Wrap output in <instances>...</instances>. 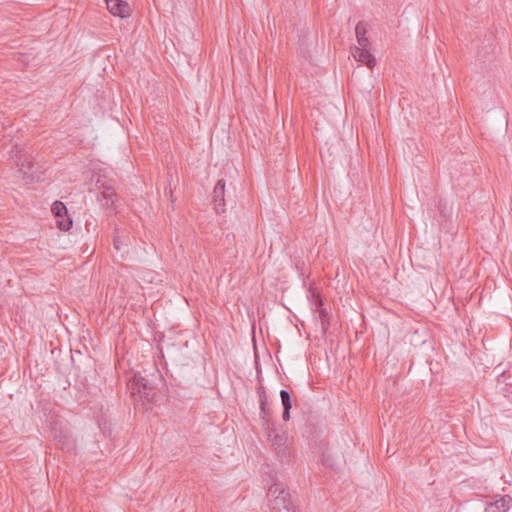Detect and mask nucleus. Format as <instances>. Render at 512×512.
<instances>
[{
	"instance_id": "obj_14",
	"label": "nucleus",
	"mask_w": 512,
	"mask_h": 512,
	"mask_svg": "<svg viewBox=\"0 0 512 512\" xmlns=\"http://www.w3.org/2000/svg\"><path fill=\"white\" fill-rule=\"evenodd\" d=\"M51 210L55 218H61L63 215L67 214V208L61 201H55Z\"/></svg>"
},
{
	"instance_id": "obj_13",
	"label": "nucleus",
	"mask_w": 512,
	"mask_h": 512,
	"mask_svg": "<svg viewBox=\"0 0 512 512\" xmlns=\"http://www.w3.org/2000/svg\"><path fill=\"white\" fill-rule=\"evenodd\" d=\"M258 396L260 402V410L261 413L264 415L263 418H265L266 416L269 415V410L267 408V395L263 387H259Z\"/></svg>"
},
{
	"instance_id": "obj_7",
	"label": "nucleus",
	"mask_w": 512,
	"mask_h": 512,
	"mask_svg": "<svg viewBox=\"0 0 512 512\" xmlns=\"http://www.w3.org/2000/svg\"><path fill=\"white\" fill-rule=\"evenodd\" d=\"M96 186L98 189H101L100 193V201H103V205L106 207H110L114 201L116 193L111 185H108L104 180H102L100 177L96 181Z\"/></svg>"
},
{
	"instance_id": "obj_16",
	"label": "nucleus",
	"mask_w": 512,
	"mask_h": 512,
	"mask_svg": "<svg viewBox=\"0 0 512 512\" xmlns=\"http://www.w3.org/2000/svg\"><path fill=\"white\" fill-rule=\"evenodd\" d=\"M59 441L62 442L63 444H66L65 440L60 439Z\"/></svg>"
},
{
	"instance_id": "obj_2",
	"label": "nucleus",
	"mask_w": 512,
	"mask_h": 512,
	"mask_svg": "<svg viewBox=\"0 0 512 512\" xmlns=\"http://www.w3.org/2000/svg\"><path fill=\"white\" fill-rule=\"evenodd\" d=\"M367 24L359 22L354 27V34L356 36L358 46H354V60L365 64L369 69H372L376 64V58L370 52V42L366 37Z\"/></svg>"
},
{
	"instance_id": "obj_3",
	"label": "nucleus",
	"mask_w": 512,
	"mask_h": 512,
	"mask_svg": "<svg viewBox=\"0 0 512 512\" xmlns=\"http://www.w3.org/2000/svg\"><path fill=\"white\" fill-rule=\"evenodd\" d=\"M10 157L18 167V172L23 179L34 181L39 178L31 171L33 167L31 156L25 149L15 145L10 152Z\"/></svg>"
},
{
	"instance_id": "obj_10",
	"label": "nucleus",
	"mask_w": 512,
	"mask_h": 512,
	"mask_svg": "<svg viewBox=\"0 0 512 512\" xmlns=\"http://www.w3.org/2000/svg\"><path fill=\"white\" fill-rule=\"evenodd\" d=\"M280 397L283 405L282 418L284 421H288L290 419V409L292 407L290 393L287 390L283 389L280 391Z\"/></svg>"
},
{
	"instance_id": "obj_4",
	"label": "nucleus",
	"mask_w": 512,
	"mask_h": 512,
	"mask_svg": "<svg viewBox=\"0 0 512 512\" xmlns=\"http://www.w3.org/2000/svg\"><path fill=\"white\" fill-rule=\"evenodd\" d=\"M132 394L138 393L148 403L156 402L157 391L152 383L140 374H135L131 383Z\"/></svg>"
},
{
	"instance_id": "obj_12",
	"label": "nucleus",
	"mask_w": 512,
	"mask_h": 512,
	"mask_svg": "<svg viewBox=\"0 0 512 512\" xmlns=\"http://www.w3.org/2000/svg\"><path fill=\"white\" fill-rule=\"evenodd\" d=\"M269 438L272 442V445L278 450L282 449V447L285 445L286 436L284 434H279L273 430L269 433Z\"/></svg>"
},
{
	"instance_id": "obj_15",
	"label": "nucleus",
	"mask_w": 512,
	"mask_h": 512,
	"mask_svg": "<svg viewBox=\"0 0 512 512\" xmlns=\"http://www.w3.org/2000/svg\"><path fill=\"white\" fill-rule=\"evenodd\" d=\"M57 227L63 231H67L72 226V219L68 215H63L61 218H56Z\"/></svg>"
},
{
	"instance_id": "obj_9",
	"label": "nucleus",
	"mask_w": 512,
	"mask_h": 512,
	"mask_svg": "<svg viewBox=\"0 0 512 512\" xmlns=\"http://www.w3.org/2000/svg\"><path fill=\"white\" fill-rule=\"evenodd\" d=\"M512 497L509 495L501 496L499 499L488 504L484 512H508L511 508Z\"/></svg>"
},
{
	"instance_id": "obj_17",
	"label": "nucleus",
	"mask_w": 512,
	"mask_h": 512,
	"mask_svg": "<svg viewBox=\"0 0 512 512\" xmlns=\"http://www.w3.org/2000/svg\"><path fill=\"white\" fill-rule=\"evenodd\" d=\"M108 0H105V2H107Z\"/></svg>"
},
{
	"instance_id": "obj_8",
	"label": "nucleus",
	"mask_w": 512,
	"mask_h": 512,
	"mask_svg": "<svg viewBox=\"0 0 512 512\" xmlns=\"http://www.w3.org/2000/svg\"><path fill=\"white\" fill-rule=\"evenodd\" d=\"M225 181L223 179L218 180L213 190V200L215 203V209L218 213L225 211Z\"/></svg>"
},
{
	"instance_id": "obj_5",
	"label": "nucleus",
	"mask_w": 512,
	"mask_h": 512,
	"mask_svg": "<svg viewBox=\"0 0 512 512\" xmlns=\"http://www.w3.org/2000/svg\"><path fill=\"white\" fill-rule=\"evenodd\" d=\"M312 298V308L315 311V318L320 320L321 330L325 333L329 327V314L323 307L322 299L318 294L313 293Z\"/></svg>"
},
{
	"instance_id": "obj_11",
	"label": "nucleus",
	"mask_w": 512,
	"mask_h": 512,
	"mask_svg": "<svg viewBox=\"0 0 512 512\" xmlns=\"http://www.w3.org/2000/svg\"><path fill=\"white\" fill-rule=\"evenodd\" d=\"M114 248L117 252L124 253L126 252L125 248L127 247V237L124 235V232H119L116 230L114 240H113Z\"/></svg>"
},
{
	"instance_id": "obj_6",
	"label": "nucleus",
	"mask_w": 512,
	"mask_h": 512,
	"mask_svg": "<svg viewBox=\"0 0 512 512\" xmlns=\"http://www.w3.org/2000/svg\"><path fill=\"white\" fill-rule=\"evenodd\" d=\"M106 5L114 16L126 18L131 14V7L125 0H108Z\"/></svg>"
},
{
	"instance_id": "obj_1",
	"label": "nucleus",
	"mask_w": 512,
	"mask_h": 512,
	"mask_svg": "<svg viewBox=\"0 0 512 512\" xmlns=\"http://www.w3.org/2000/svg\"><path fill=\"white\" fill-rule=\"evenodd\" d=\"M267 498L272 512H300L284 483H273L268 489Z\"/></svg>"
}]
</instances>
